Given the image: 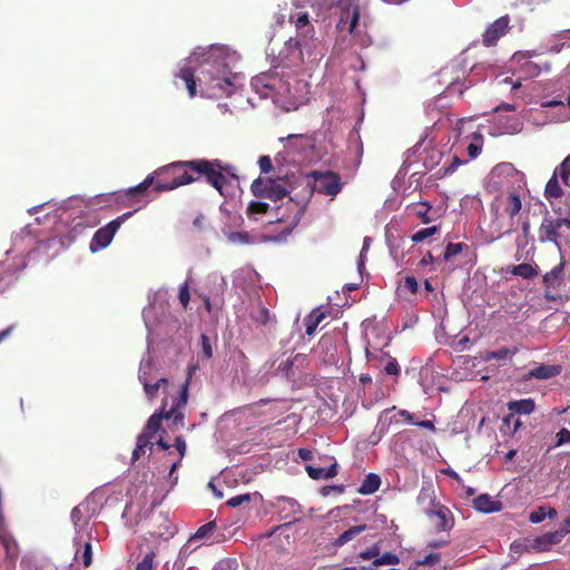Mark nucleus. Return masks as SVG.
<instances>
[{
    "label": "nucleus",
    "mask_w": 570,
    "mask_h": 570,
    "mask_svg": "<svg viewBox=\"0 0 570 570\" xmlns=\"http://www.w3.org/2000/svg\"><path fill=\"white\" fill-rule=\"evenodd\" d=\"M508 409L515 414H530L534 411L535 404L532 399H523L519 401H510Z\"/></svg>",
    "instance_id": "20"
},
{
    "label": "nucleus",
    "mask_w": 570,
    "mask_h": 570,
    "mask_svg": "<svg viewBox=\"0 0 570 570\" xmlns=\"http://www.w3.org/2000/svg\"><path fill=\"white\" fill-rule=\"evenodd\" d=\"M544 195L547 198H558L562 195V189L556 176L551 177L547 183Z\"/></svg>",
    "instance_id": "27"
},
{
    "label": "nucleus",
    "mask_w": 570,
    "mask_h": 570,
    "mask_svg": "<svg viewBox=\"0 0 570 570\" xmlns=\"http://www.w3.org/2000/svg\"><path fill=\"white\" fill-rule=\"evenodd\" d=\"M154 552L147 553L142 560L137 564L136 570H153L154 566Z\"/></svg>",
    "instance_id": "44"
},
{
    "label": "nucleus",
    "mask_w": 570,
    "mask_h": 570,
    "mask_svg": "<svg viewBox=\"0 0 570 570\" xmlns=\"http://www.w3.org/2000/svg\"><path fill=\"white\" fill-rule=\"evenodd\" d=\"M563 537H564L563 533H561V531L559 529V530H557L554 532H548V533L543 534V537L539 539V542H543V543H547V544H556Z\"/></svg>",
    "instance_id": "36"
},
{
    "label": "nucleus",
    "mask_w": 570,
    "mask_h": 570,
    "mask_svg": "<svg viewBox=\"0 0 570 570\" xmlns=\"http://www.w3.org/2000/svg\"><path fill=\"white\" fill-rule=\"evenodd\" d=\"M440 560H441L440 553H430V554H426L422 560H417L416 563L419 566L431 567V566H435L436 563H439Z\"/></svg>",
    "instance_id": "46"
},
{
    "label": "nucleus",
    "mask_w": 570,
    "mask_h": 570,
    "mask_svg": "<svg viewBox=\"0 0 570 570\" xmlns=\"http://www.w3.org/2000/svg\"><path fill=\"white\" fill-rule=\"evenodd\" d=\"M358 21H360V7L354 3H350L344 7L341 11L337 29L341 31L347 30L350 35L358 33Z\"/></svg>",
    "instance_id": "11"
},
{
    "label": "nucleus",
    "mask_w": 570,
    "mask_h": 570,
    "mask_svg": "<svg viewBox=\"0 0 570 570\" xmlns=\"http://www.w3.org/2000/svg\"><path fill=\"white\" fill-rule=\"evenodd\" d=\"M193 226L197 232H204L206 229V218L203 214H199L194 220Z\"/></svg>",
    "instance_id": "55"
},
{
    "label": "nucleus",
    "mask_w": 570,
    "mask_h": 570,
    "mask_svg": "<svg viewBox=\"0 0 570 570\" xmlns=\"http://www.w3.org/2000/svg\"><path fill=\"white\" fill-rule=\"evenodd\" d=\"M559 529L563 535L570 533V515L562 521Z\"/></svg>",
    "instance_id": "62"
},
{
    "label": "nucleus",
    "mask_w": 570,
    "mask_h": 570,
    "mask_svg": "<svg viewBox=\"0 0 570 570\" xmlns=\"http://www.w3.org/2000/svg\"><path fill=\"white\" fill-rule=\"evenodd\" d=\"M557 445H562L566 443H570V431L568 429H561L557 433Z\"/></svg>",
    "instance_id": "53"
},
{
    "label": "nucleus",
    "mask_w": 570,
    "mask_h": 570,
    "mask_svg": "<svg viewBox=\"0 0 570 570\" xmlns=\"http://www.w3.org/2000/svg\"><path fill=\"white\" fill-rule=\"evenodd\" d=\"M449 543H450V540H448V539L446 540H432V541H429L428 547L438 549V548L445 547Z\"/></svg>",
    "instance_id": "60"
},
{
    "label": "nucleus",
    "mask_w": 570,
    "mask_h": 570,
    "mask_svg": "<svg viewBox=\"0 0 570 570\" xmlns=\"http://www.w3.org/2000/svg\"><path fill=\"white\" fill-rule=\"evenodd\" d=\"M543 283L548 287L559 288L561 283H562V279L558 275H556L553 272L550 271V272L544 274Z\"/></svg>",
    "instance_id": "38"
},
{
    "label": "nucleus",
    "mask_w": 570,
    "mask_h": 570,
    "mask_svg": "<svg viewBox=\"0 0 570 570\" xmlns=\"http://www.w3.org/2000/svg\"><path fill=\"white\" fill-rule=\"evenodd\" d=\"M473 508L482 513L499 512L502 510L503 504L501 501L492 499L489 494L478 495L473 502Z\"/></svg>",
    "instance_id": "16"
},
{
    "label": "nucleus",
    "mask_w": 570,
    "mask_h": 570,
    "mask_svg": "<svg viewBox=\"0 0 570 570\" xmlns=\"http://www.w3.org/2000/svg\"><path fill=\"white\" fill-rule=\"evenodd\" d=\"M147 449H149L151 451L153 442L147 440V438H145V435H138L137 442H136V448L134 449L132 454H131V462L134 463L137 460H139L140 456L146 453Z\"/></svg>",
    "instance_id": "24"
},
{
    "label": "nucleus",
    "mask_w": 570,
    "mask_h": 570,
    "mask_svg": "<svg viewBox=\"0 0 570 570\" xmlns=\"http://www.w3.org/2000/svg\"><path fill=\"white\" fill-rule=\"evenodd\" d=\"M543 283L548 287L559 288L561 283H562V279L558 275H556L553 272L550 271V272L544 274Z\"/></svg>",
    "instance_id": "37"
},
{
    "label": "nucleus",
    "mask_w": 570,
    "mask_h": 570,
    "mask_svg": "<svg viewBox=\"0 0 570 570\" xmlns=\"http://www.w3.org/2000/svg\"><path fill=\"white\" fill-rule=\"evenodd\" d=\"M298 456H299L303 461H308V460H312L313 454H312V451H309V450H307V449H299V450H298Z\"/></svg>",
    "instance_id": "63"
},
{
    "label": "nucleus",
    "mask_w": 570,
    "mask_h": 570,
    "mask_svg": "<svg viewBox=\"0 0 570 570\" xmlns=\"http://www.w3.org/2000/svg\"><path fill=\"white\" fill-rule=\"evenodd\" d=\"M0 541L6 549L7 557L10 559L17 558V547L13 539L0 525Z\"/></svg>",
    "instance_id": "25"
},
{
    "label": "nucleus",
    "mask_w": 570,
    "mask_h": 570,
    "mask_svg": "<svg viewBox=\"0 0 570 570\" xmlns=\"http://www.w3.org/2000/svg\"><path fill=\"white\" fill-rule=\"evenodd\" d=\"M196 180H198V177L191 175L188 160L175 161L149 174L140 184L130 187L126 191V196L132 203L147 204L146 191L149 187H153L156 193H164Z\"/></svg>",
    "instance_id": "2"
},
{
    "label": "nucleus",
    "mask_w": 570,
    "mask_h": 570,
    "mask_svg": "<svg viewBox=\"0 0 570 570\" xmlns=\"http://www.w3.org/2000/svg\"><path fill=\"white\" fill-rule=\"evenodd\" d=\"M228 240L236 244H248L250 242V236L247 233L242 232H233L227 236Z\"/></svg>",
    "instance_id": "39"
},
{
    "label": "nucleus",
    "mask_w": 570,
    "mask_h": 570,
    "mask_svg": "<svg viewBox=\"0 0 570 570\" xmlns=\"http://www.w3.org/2000/svg\"><path fill=\"white\" fill-rule=\"evenodd\" d=\"M431 208L432 206L426 202L417 204L415 208V215L421 219L423 224H429L431 222V217L429 216Z\"/></svg>",
    "instance_id": "34"
},
{
    "label": "nucleus",
    "mask_w": 570,
    "mask_h": 570,
    "mask_svg": "<svg viewBox=\"0 0 570 570\" xmlns=\"http://www.w3.org/2000/svg\"><path fill=\"white\" fill-rule=\"evenodd\" d=\"M564 226L561 222V218H552L550 216H546L542 219V223L539 228L540 233V239L541 242H553L558 243V239L560 238L559 229Z\"/></svg>",
    "instance_id": "14"
},
{
    "label": "nucleus",
    "mask_w": 570,
    "mask_h": 570,
    "mask_svg": "<svg viewBox=\"0 0 570 570\" xmlns=\"http://www.w3.org/2000/svg\"><path fill=\"white\" fill-rule=\"evenodd\" d=\"M381 485V478L376 473H370L363 480L358 493L363 495H368L375 493Z\"/></svg>",
    "instance_id": "18"
},
{
    "label": "nucleus",
    "mask_w": 570,
    "mask_h": 570,
    "mask_svg": "<svg viewBox=\"0 0 570 570\" xmlns=\"http://www.w3.org/2000/svg\"><path fill=\"white\" fill-rule=\"evenodd\" d=\"M249 501H250V494L244 493V494H238V495L232 497L230 499L227 500L226 504L232 508H237V507H240L243 503H247Z\"/></svg>",
    "instance_id": "40"
},
{
    "label": "nucleus",
    "mask_w": 570,
    "mask_h": 570,
    "mask_svg": "<svg viewBox=\"0 0 570 570\" xmlns=\"http://www.w3.org/2000/svg\"><path fill=\"white\" fill-rule=\"evenodd\" d=\"M325 313L320 312L317 309H314L306 318L305 326H306V334L308 336L313 335L316 332L317 326L321 324V322L325 318Z\"/></svg>",
    "instance_id": "23"
},
{
    "label": "nucleus",
    "mask_w": 570,
    "mask_h": 570,
    "mask_svg": "<svg viewBox=\"0 0 570 570\" xmlns=\"http://www.w3.org/2000/svg\"><path fill=\"white\" fill-rule=\"evenodd\" d=\"M404 287L412 294H416L419 289L417 281L414 276H406L404 279Z\"/></svg>",
    "instance_id": "52"
},
{
    "label": "nucleus",
    "mask_w": 570,
    "mask_h": 570,
    "mask_svg": "<svg viewBox=\"0 0 570 570\" xmlns=\"http://www.w3.org/2000/svg\"><path fill=\"white\" fill-rule=\"evenodd\" d=\"M132 213L134 212H127L96 230L90 242V250L95 253L106 248L111 243L117 230L131 217Z\"/></svg>",
    "instance_id": "8"
},
{
    "label": "nucleus",
    "mask_w": 570,
    "mask_h": 570,
    "mask_svg": "<svg viewBox=\"0 0 570 570\" xmlns=\"http://www.w3.org/2000/svg\"><path fill=\"white\" fill-rule=\"evenodd\" d=\"M271 206L264 202H250L247 206L246 214L249 218L257 219V215H265L269 213ZM274 212V219L269 220L273 223H285V228L275 237L276 240L281 242L286 239V237L293 232V229L298 225L302 216L304 215L305 204H301L299 202L289 198L286 205L276 206L272 208Z\"/></svg>",
    "instance_id": "3"
},
{
    "label": "nucleus",
    "mask_w": 570,
    "mask_h": 570,
    "mask_svg": "<svg viewBox=\"0 0 570 570\" xmlns=\"http://www.w3.org/2000/svg\"><path fill=\"white\" fill-rule=\"evenodd\" d=\"M312 176L315 178L314 184L312 185L308 181L306 185L308 188L309 197L312 196L313 191L334 197L342 189L341 178L333 171L313 173Z\"/></svg>",
    "instance_id": "9"
},
{
    "label": "nucleus",
    "mask_w": 570,
    "mask_h": 570,
    "mask_svg": "<svg viewBox=\"0 0 570 570\" xmlns=\"http://www.w3.org/2000/svg\"><path fill=\"white\" fill-rule=\"evenodd\" d=\"M337 471L338 466L336 462H334L328 469L306 465V472L313 480L332 479L337 474Z\"/></svg>",
    "instance_id": "17"
},
{
    "label": "nucleus",
    "mask_w": 570,
    "mask_h": 570,
    "mask_svg": "<svg viewBox=\"0 0 570 570\" xmlns=\"http://www.w3.org/2000/svg\"><path fill=\"white\" fill-rule=\"evenodd\" d=\"M85 510H87V507L83 504H79L72 509L70 519L75 527H81L86 522Z\"/></svg>",
    "instance_id": "31"
},
{
    "label": "nucleus",
    "mask_w": 570,
    "mask_h": 570,
    "mask_svg": "<svg viewBox=\"0 0 570 570\" xmlns=\"http://www.w3.org/2000/svg\"><path fill=\"white\" fill-rule=\"evenodd\" d=\"M188 164L193 176H204L206 181L223 195V188L227 184L224 171H228L229 166H224L218 159H194L188 160Z\"/></svg>",
    "instance_id": "6"
},
{
    "label": "nucleus",
    "mask_w": 570,
    "mask_h": 570,
    "mask_svg": "<svg viewBox=\"0 0 570 570\" xmlns=\"http://www.w3.org/2000/svg\"><path fill=\"white\" fill-rule=\"evenodd\" d=\"M297 357H298V355H296L293 360L287 358L285 361L281 362L276 368L277 374H279L286 379H289L293 375L294 360Z\"/></svg>",
    "instance_id": "33"
},
{
    "label": "nucleus",
    "mask_w": 570,
    "mask_h": 570,
    "mask_svg": "<svg viewBox=\"0 0 570 570\" xmlns=\"http://www.w3.org/2000/svg\"><path fill=\"white\" fill-rule=\"evenodd\" d=\"M288 177H276V178H256L252 185L250 190L257 198H268L273 202H277L286 197L291 190L288 189Z\"/></svg>",
    "instance_id": "7"
},
{
    "label": "nucleus",
    "mask_w": 570,
    "mask_h": 570,
    "mask_svg": "<svg viewBox=\"0 0 570 570\" xmlns=\"http://www.w3.org/2000/svg\"><path fill=\"white\" fill-rule=\"evenodd\" d=\"M380 554V547L377 544H373L372 547L367 548L364 551H361L358 553V558L363 560H370V559H376Z\"/></svg>",
    "instance_id": "42"
},
{
    "label": "nucleus",
    "mask_w": 570,
    "mask_h": 570,
    "mask_svg": "<svg viewBox=\"0 0 570 570\" xmlns=\"http://www.w3.org/2000/svg\"><path fill=\"white\" fill-rule=\"evenodd\" d=\"M510 18L508 14L494 20L484 31L482 42L485 47L495 46L498 40L509 30Z\"/></svg>",
    "instance_id": "12"
},
{
    "label": "nucleus",
    "mask_w": 570,
    "mask_h": 570,
    "mask_svg": "<svg viewBox=\"0 0 570 570\" xmlns=\"http://www.w3.org/2000/svg\"><path fill=\"white\" fill-rule=\"evenodd\" d=\"M546 517H547L546 509L543 507H540L530 513L529 520L532 523H540L546 519Z\"/></svg>",
    "instance_id": "50"
},
{
    "label": "nucleus",
    "mask_w": 570,
    "mask_h": 570,
    "mask_svg": "<svg viewBox=\"0 0 570 570\" xmlns=\"http://www.w3.org/2000/svg\"><path fill=\"white\" fill-rule=\"evenodd\" d=\"M416 501L419 504L423 505L425 502L428 505L425 508L433 507V504H438L439 502L435 501L434 491L432 487H422L420 490V493L416 498Z\"/></svg>",
    "instance_id": "26"
},
{
    "label": "nucleus",
    "mask_w": 570,
    "mask_h": 570,
    "mask_svg": "<svg viewBox=\"0 0 570 570\" xmlns=\"http://www.w3.org/2000/svg\"><path fill=\"white\" fill-rule=\"evenodd\" d=\"M14 330V325H10L7 328L0 331V343L3 342L6 338H8L12 331Z\"/></svg>",
    "instance_id": "64"
},
{
    "label": "nucleus",
    "mask_w": 570,
    "mask_h": 570,
    "mask_svg": "<svg viewBox=\"0 0 570 570\" xmlns=\"http://www.w3.org/2000/svg\"><path fill=\"white\" fill-rule=\"evenodd\" d=\"M178 298H179V302L181 303L183 307L187 308L188 304H189V299H190L189 286L187 283H184L179 287Z\"/></svg>",
    "instance_id": "43"
},
{
    "label": "nucleus",
    "mask_w": 570,
    "mask_h": 570,
    "mask_svg": "<svg viewBox=\"0 0 570 570\" xmlns=\"http://www.w3.org/2000/svg\"><path fill=\"white\" fill-rule=\"evenodd\" d=\"M191 376V372L188 374V379L181 385L179 394L173 399L171 406L169 410H166L167 400H163L161 407L158 412L154 413L147 421L142 432L139 435H145L147 440L151 441L157 432H159L161 428V421L164 419L170 420L173 419L174 425H184V413L181 411L187 403L188 397V386L189 380Z\"/></svg>",
    "instance_id": "4"
},
{
    "label": "nucleus",
    "mask_w": 570,
    "mask_h": 570,
    "mask_svg": "<svg viewBox=\"0 0 570 570\" xmlns=\"http://www.w3.org/2000/svg\"><path fill=\"white\" fill-rule=\"evenodd\" d=\"M139 380L142 383L144 391L149 400L156 399L158 391L163 384H167L168 380L165 377L159 379L156 383H149L146 372L139 374Z\"/></svg>",
    "instance_id": "19"
},
{
    "label": "nucleus",
    "mask_w": 570,
    "mask_h": 570,
    "mask_svg": "<svg viewBox=\"0 0 570 570\" xmlns=\"http://www.w3.org/2000/svg\"><path fill=\"white\" fill-rule=\"evenodd\" d=\"M384 372L387 375L399 376L401 368L397 361L395 358H390V361L384 366Z\"/></svg>",
    "instance_id": "47"
},
{
    "label": "nucleus",
    "mask_w": 570,
    "mask_h": 570,
    "mask_svg": "<svg viewBox=\"0 0 570 570\" xmlns=\"http://www.w3.org/2000/svg\"><path fill=\"white\" fill-rule=\"evenodd\" d=\"M258 166L262 173L268 174L273 170V163L269 156H261L258 159Z\"/></svg>",
    "instance_id": "49"
},
{
    "label": "nucleus",
    "mask_w": 570,
    "mask_h": 570,
    "mask_svg": "<svg viewBox=\"0 0 570 570\" xmlns=\"http://www.w3.org/2000/svg\"><path fill=\"white\" fill-rule=\"evenodd\" d=\"M570 176V155L560 165V177L564 184H568Z\"/></svg>",
    "instance_id": "51"
},
{
    "label": "nucleus",
    "mask_w": 570,
    "mask_h": 570,
    "mask_svg": "<svg viewBox=\"0 0 570 570\" xmlns=\"http://www.w3.org/2000/svg\"><path fill=\"white\" fill-rule=\"evenodd\" d=\"M366 529V524L353 525L346 531H344L336 540L335 546L342 547L348 541L356 538L360 533H362Z\"/></svg>",
    "instance_id": "22"
},
{
    "label": "nucleus",
    "mask_w": 570,
    "mask_h": 570,
    "mask_svg": "<svg viewBox=\"0 0 570 570\" xmlns=\"http://www.w3.org/2000/svg\"><path fill=\"white\" fill-rule=\"evenodd\" d=\"M439 230H440V227L436 225L428 227V228H422L412 235V237H411L412 242H414V243L423 242L424 239L435 235Z\"/></svg>",
    "instance_id": "29"
},
{
    "label": "nucleus",
    "mask_w": 570,
    "mask_h": 570,
    "mask_svg": "<svg viewBox=\"0 0 570 570\" xmlns=\"http://www.w3.org/2000/svg\"><path fill=\"white\" fill-rule=\"evenodd\" d=\"M551 272L558 275L562 279V275L567 273V261H561L557 266H554Z\"/></svg>",
    "instance_id": "58"
},
{
    "label": "nucleus",
    "mask_w": 570,
    "mask_h": 570,
    "mask_svg": "<svg viewBox=\"0 0 570 570\" xmlns=\"http://www.w3.org/2000/svg\"><path fill=\"white\" fill-rule=\"evenodd\" d=\"M230 73L222 49L210 47L207 57L200 65L197 79L189 67L181 68L177 77L185 82L190 98H194L197 94V82L203 97L220 98L230 95L233 91V82L229 79Z\"/></svg>",
    "instance_id": "1"
},
{
    "label": "nucleus",
    "mask_w": 570,
    "mask_h": 570,
    "mask_svg": "<svg viewBox=\"0 0 570 570\" xmlns=\"http://www.w3.org/2000/svg\"><path fill=\"white\" fill-rule=\"evenodd\" d=\"M462 164L461 159L456 156L453 157L452 163L445 169V173H453Z\"/></svg>",
    "instance_id": "61"
},
{
    "label": "nucleus",
    "mask_w": 570,
    "mask_h": 570,
    "mask_svg": "<svg viewBox=\"0 0 570 570\" xmlns=\"http://www.w3.org/2000/svg\"><path fill=\"white\" fill-rule=\"evenodd\" d=\"M464 247H466V245L463 243H449L445 247L444 253L442 254V261L446 262L451 259L452 257L460 254Z\"/></svg>",
    "instance_id": "28"
},
{
    "label": "nucleus",
    "mask_w": 570,
    "mask_h": 570,
    "mask_svg": "<svg viewBox=\"0 0 570 570\" xmlns=\"http://www.w3.org/2000/svg\"><path fill=\"white\" fill-rule=\"evenodd\" d=\"M441 258H435L431 253H428L417 264L419 267H424L426 265L433 264Z\"/></svg>",
    "instance_id": "57"
},
{
    "label": "nucleus",
    "mask_w": 570,
    "mask_h": 570,
    "mask_svg": "<svg viewBox=\"0 0 570 570\" xmlns=\"http://www.w3.org/2000/svg\"><path fill=\"white\" fill-rule=\"evenodd\" d=\"M217 525L215 521L207 522L206 524L198 528L195 538L205 539L216 530Z\"/></svg>",
    "instance_id": "35"
},
{
    "label": "nucleus",
    "mask_w": 570,
    "mask_h": 570,
    "mask_svg": "<svg viewBox=\"0 0 570 570\" xmlns=\"http://www.w3.org/2000/svg\"><path fill=\"white\" fill-rule=\"evenodd\" d=\"M213 570H237V562L234 559H225L217 562Z\"/></svg>",
    "instance_id": "45"
},
{
    "label": "nucleus",
    "mask_w": 570,
    "mask_h": 570,
    "mask_svg": "<svg viewBox=\"0 0 570 570\" xmlns=\"http://www.w3.org/2000/svg\"><path fill=\"white\" fill-rule=\"evenodd\" d=\"M481 153V147L478 146L476 144H470L468 146V154L471 158H475L480 155Z\"/></svg>",
    "instance_id": "59"
},
{
    "label": "nucleus",
    "mask_w": 570,
    "mask_h": 570,
    "mask_svg": "<svg viewBox=\"0 0 570 570\" xmlns=\"http://www.w3.org/2000/svg\"><path fill=\"white\" fill-rule=\"evenodd\" d=\"M514 352L511 351L510 348L508 347H501L497 351H489L484 354L483 356V360L489 362V361H492V360H505L508 358L510 355H512Z\"/></svg>",
    "instance_id": "30"
},
{
    "label": "nucleus",
    "mask_w": 570,
    "mask_h": 570,
    "mask_svg": "<svg viewBox=\"0 0 570 570\" xmlns=\"http://www.w3.org/2000/svg\"><path fill=\"white\" fill-rule=\"evenodd\" d=\"M256 322L261 323L262 325H266L269 321V312L267 308L263 307L259 311L258 316L255 318Z\"/></svg>",
    "instance_id": "56"
},
{
    "label": "nucleus",
    "mask_w": 570,
    "mask_h": 570,
    "mask_svg": "<svg viewBox=\"0 0 570 570\" xmlns=\"http://www.w3.org/2000/svg\"><path fill=\"white\" fill-rule=\"evenodd\" d=\"M424 514L431 520L438 532H449L454 527V517L451 510L442 503L424 508Z\"/></svg>",
    "instance_id": "10"
},
{
    "label": "nucleus",
    "mask_w": 570,
    "mask_h": 570,
    "mask_svg": "<svg viewBox=\"0 0 570 570\" xmlns=\"http://www.w3.org/2000/svg\"><path fill=\"white\" fill-rule=\"evenodd\" d=\"M175 448L179 452V459L181 460L186 453V442L181 435L176 436L175 439Z\"/></svg>",
    "instance_id": "54"
},
{
    "label": "nucleus",
    "mask_w": 570,
    "mask_h": 570,
    "mask_svg": "<svg viewBox=\"0 0 570 570\" xmlns=\"http://www.w3.org/2000/svg\"><path fill=\"white\" fill-rule=\"evenodd\" d=\"M316 1L317 0H293V4L296 7V11L292 12L288 19L292 23H294L297 37L299 39L291 38L287 43L288 47H294L298 50V56L301 59L303 57V41L313 39L315 33L314 26L309 20V13L303 10V8H314L317 4Z\"/></svg>",
    "instance_id": "5"
},
{
    "label": "nucleus",
    "mask_w": 570,
    "mask_h": 570,
    "mask_svg": "<svg viewBox=\"0 0 570 570\" xmlns=\"http://www.w3.org/2000/svg\"><path fill=\"white\" fill-rule=\"evenodd\" d=\"M561 365L556 364H540L534 368L529 370L523 374V380L529 381L531 379L548 380L558 376L561 373Z\"/></svg>",
    "instance_id": "15"
},
{
    "label": "nucleus",
    "mask_w": 570,
    "mask_h": 570,
    "mask_svg": "<svg viewBox=\"0 0 570 570\" xmlns=\"http://www.w3.org/2000/svg\"><path fill=\"white\" fill-rule=\"evenodd\" d=\"M498 203L503 206V212L510 217V223L508 228L503 232V234H510L515 229L514 217L520 213L522 208V202L520 196L517 193H510L504 198H498Z\"/></svg>",
    "instance_id": "13"
},
{
    "label": "nucleus",
    "mask_w": 570,
    "mask_h": 570,
    "mask_svg": "<svg viewBox=\"0 0 570 570\" xmlns=\"http://www.w3.org/2000/svg\"><path fill=\"white\" fill-rule=\"evenodd\" d=\"M202 343V353L206 360H210L213 357V348L210 345L209 337L206 334H202L200 336Z\"/></svg>",
    "instance_id": "41"
},
{
    "label": "nucleus",
    "mask_w": 570,
    "mask_h": 570,
    "mask_svg": "<svg viewBox=\"0 0 570 570\" xmlns=\"http://www.w3.org/2000/svg\"><path fill=\"white\" fill-rule=\"evenodd\" d=\"M509 272L514 276H520L524 279H530L538 275L537 267L528 263H522L515 266L510 267Z\"/></svg>",
    "instance_id": "21"
},
{
    "label": "nucleus",
    "mask_w": 570,
    "mask_h": 570,
    "mask_svg": "<svg viewBox=\"0 0 570 570\" xmlns=\"http://www.w3.org/2000/svg\"><path fill=\"white\" fill-rule=\"evenodd\" d=\"M81 561L83 567L88 568L92 563V550L89 542L85 543L83 551L81 553Z\"/></svg>",
    "instance_id": "48"
},
{
    "label": "nucleus",
    "mask_w": 570,
    "mask_h": 570,
    "mask_svg": "<svg viewBox=\"0 0 570 570\" xmlns=\"http://www.w3.org/2000/svg\"><path fill=\"white\" fill-rule=\"evenodd\" d=\"M400 558L392 552H384L382 556L379 554V558L374 559L373 566L379 567L383 564H399Z\"/></svg>",
    "instance_id": "32"
}]
</instances>
